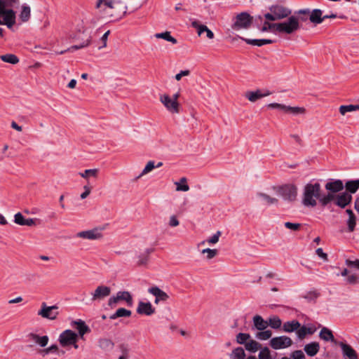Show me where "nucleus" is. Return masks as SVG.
Listing matches in <instances>:
<instances>
[{
	"label": "nucleus",
	"mask_w": 359,
	"mask_h": 359,
	"mask_svg": "<svg viewBox=\"0 0 359 359\" xmlns=\"http://www.w3.org/2000/svg\"><path fill=\"white\" fill-rule=\"evenodd\" d=\"M321 191L320 183L316 182L306 184L303 191L302 204L306 207H316L317 205V201L320 202Z\"/></svg>",
	"instance_id": "1"
},
{
	"label": "nucleus",
	"mask_w": 359,
	"mask_h": 359,
	"mask_svg": "<svg viewBox=\"0 0 359 359\" xmlns=\"http://www.w3.org/2000/svg\"><path fill=\"white\" fill-rule=\"evenodd\" d=\"M297 28V24L294 18H289L287 20L280 23H270L265 22L261 28L262 32L269 30L276 31L278 33L291 34Z\"/></svg>",
	"instance_id": "2"
},
{
	"label": "nucleus",
	"mask_w": 359,
	"mask_h": 359,
	"mask_svg": "<svg viewBox=\"0 0 359 359\" xmlns=\"http://www.w3.org/2000/svg\"><path fill=\"white\" fill-rule=\"evenodd\" d=\"M6 3L0 1V25H6L11 28L15 24V12L13 10L15 6H9Z\"/></svg>",
	"instance_id": "3"
},
{
	"label": "nucleus",
	"mask_w": 359,
	"mask_h": 359,
	"mask_svg": "<svg viewBox=\"0 0 359 359\" xmlns=\"http://www.w3.org/2000/svg\"><path fill=\"white\" fill-rule=\"evenodd\" d=\"M127 10V6L123 0H116L113 4H111L103 16L113 20H119L126 15Z\"/></svg>",
	"instance_id": "4"
},
{
	"label": "nucleus",
	"mask_w": 359,
	"mask_h": 359,
	"mask_svg": "<svg viewBox=\"0 0 359 359\" xmlns=\"http://www.w3.org/2000/svg\"><path fill=\"white\" fill-rule=\"evenodd\" d=\"M270 13L264 15V18L269 21L280 20L289 18L292 13L290 8L282 5H273L269 7Z\"/></svg>",
	"instance_id": "5"
},
{
	"label": "nucleus",
	"mask_w": 359,
	"mask_h": 359,
	"mask_svg": "<svg viewBox=\"0 0 359 359\" xmlns=\"http://www.w3.org/2000/svg\"><path fill=\"white\" fill-rule=\"evenodd\" d=\"M121 301L125 302L128 306H131L133 303V297L128 291H118L115 295L109 297L107 304L109 307L114 308Z\"/></svg>",
	"instance_id": "6"
},
{
	"label": "nucleus",
	"mask_w": 359,
	"mask_h": 359,
	"mask_svg": "<svg viewBox=\"0 0 359 359\" xmlns=\"http://www.w3.org/2000/svg\"><path fill=\"white\" fill-rule=\"evenodd\" d=\"M274 189L285 201H294L297 198V188L293 184H285Z\"/></svg>",
	"instance_id": "7"
},
{
	"label": "nucleus",
	"mask_w": 359,
	"mask_h": 359,
	"mask_svg": "<svg viewBox=\"0 0 359 359\" xmlns=\"http://www.w3.org/2000/svg\"><path fill=\"white\" fill-rule=\"evenodd\" d=\"M77 334L71 330H65L59 336V342L63 347L73 345L75 348H77Z\"/></svg>",
	"instance_id": "8"
},
{
	"label": "nucleus",
	"mask_w": 359,
	"mask_h": 359,
	"mask_svg": "<svg viewBox=\"0 0 359 359\" xmlns=\"http://www.w3.org/2000/svg\"><path fill=\"white\" fill-rule=\"evenodd\" d=\"M252 23V17L246 12H243L236 16V22L232 25L234 30L248 29Z\"/></svg>",
	"instance_id": "9"
},
{
	"label": "nucleus",
	"mask_w": 359,
	"mask_h": 359,
	"mask_svg": "<svg viewBox=\"0 0 359 359\" xmlns=\"http://www.w3.org/2000/svg\"><path fill=\"white\" fill-rule=\"evenodd\" d=\"M37 314L43 318L55 320L59 315L58 306L56 305L48 306L45 302H42L41 308Z\"/></svg>",
	"instance_id": "10"
},
{
	"label": "nucleus",
	"mask_w": 359,
	"mask_h": 359,
	"mask_svg": "<svg viewBox=\"0 0 359 359\" xmlns=\"http://www.w3.org/2000/svg\"><path fill=\"white\" fill-rule=\"evenodd\" d=\"M111 290L109 287L104 285H98L93 292H91V301L93 302H100L111 294Z\"/></svg>",
	"instance_id": "11"
},
{
	"label": "nucleus",
	"mask_w": 359,
	"mask_h": 359,
	"mask_svg": "<svg viewBox=\"0 0 359 359\" xmlns=\"http://www.w3.org/2000/svg\"><path fill=\"white\" fill-rule=\"evenodd\" d=\"M292 344V339L287 336L276 337L270 340V346L276 350L287 348Z\"/></svg>",
	"instance_id": "12"
},
{
	"label": "nucleus",
	"mask_w": 359,
	"mask_h": 359,
	"mask_svg": "<svg viewBox=\"0 0 359 359\" xmlns=\"http://www.w3.org/2000/svg\"><path fill=\"white\" fill-rule=\"evenodd\" d=\"M160 101L170 112L176 114L179 112L178 102L172 100L169 95L165 94L161 95Z\"/></svg>",
	"instance_id": "13"
},
{
	"label": "nucleus",
	"mask_w": 359,
	"mask_h": 359,
	"mask_svg": "<svg viewBox=\"0 0 359 359\" xmlns=\"http://www.w3.org/2000/svg\"><path fill=\"white\" fill-rule=\"evenodd\" d=\"M76 237L88 240H97L102 237L101 231L97 228L80 231L76 233Z\"/></svg>",
	"instance_id": "14"
},
{
	"label": "nucleus",
	"mask_w": 359,
	"mask_h": 359,
	"mask_svg": "<svg viewBox=\"0 0 359 359\" xmlns=\"http://www.w3.org/2000/svg\"><path fill=\"white\" fill-rule=\"evenodd\" d=\"M148 292L152 295L155 296L156 299L154 303L158 304L160 302H166L169 299V295L161 290L157 286H153L148 289Z\"/></svg>",
	"instance_id": "15"
},
{
	"label": "nucleus",
	"mask_w": 359,
	"mask_h": 359,
	"mask_svg": "<svg viewBox=\"0 0 359 359\" xmlns=\"http://www.w3.org/2000/svg\"><path fill=\"white\" fill-rule=\"evenodd\" d=\"M271 95V92L269 90H265L262 92L261 90L255 91H248L245 94V97L250 102H255L257 100Z\"/></svg>",
	"instance_id": "16"
},
{
	"label": "nucleus",
	"mask_w": 359,
	"mask_h": 359,
	"mask_svg": "<svg viewBox=\"0 0 359 359\" xmlns=\"http://www.w3.org/2000/svg\"><path fill=\"white\" fill-rule=\"evenodd\" d=\"M155 308L150 302H140L137 308V313L140 315L151 316L155 313Z\"/></svg>",
	"instance_id": "17"
},
{
	"label": "nucleus",
	"mask_w": 359,
	"mask_h": 359,
	"mask_svg": "<svg viewBox=\"0 0 359 359\" xmlns=\"http://www.w3.org/2000/svg\"><path fill=\"white\" fill-rule=\"evenodd\" d=\"M352 198V196L349 193L344 191L337 194L335 205L341 208H344L351 203Z\"/></svg>",
	"instance_id": "18"
},
{
	"label": "nucleus",
	"mask_w": 359,
	"mask_h": 359,
	"mask_svg": "<svg viewBox=\"0 0 359 359\" xmlns=\"http://www.w3.org/2000/svg\"><path fill=\"white\" fill-rule=\"evenodd\" d=\"M37 219L25 218L21 212H18L14 215V222L20 226H32L36 225Z\"/></svg>",
	"instance_id": "19"
},
{
	"label": "nucleus",
	"mask_w": 359,
	"mask_h": 359,
	"mask_svg": "<svg viewBox=\"0 0 359 359\" xmlns=\"http://www.w3.org/2000/svg\"><path fill=\"white\" fill-rule=\"evenodd\" d=\"M325 189L330 192L338 193L344 189V184L341 180H332L328 182L325 186Z\"/></svg>",
	"instance_id": "20"
},
{
	"label": "nucleus",
	"mask_w": 359,
	"mask_h": 359,
	"mask_svg": "<svg viewBox=\"0 0 359 359\" xmlns=\"http://www.w3.org/2000/svg\"><path fill=\"white\" fill-rule=\"evenodd\" d=\"M299 16L291 15L289 18H294L297 24V28L294 30V32H297L300 29V22H306L309 19L310 11L309 9H302L296 12Z\"/></svg>",
	"instance_id": "21"
},
{
	"label": "nucleus",
	"mask_w": 359,
	"mask_h": 359,
	"mask_svg": "<svg viewBox=\"0 0 359 359\" xmlns=\"http://www.w3.org/2000/svg\"><path fill=\"white\" fill-rule=\"evenodd\" d=\"M116 0H97L95 4V8L98 13L102 15H104L107 10L109 8L111 4Z\"/></svg>",
	"instance_id": "22"
},
{
	"label": "nucleus",
	"mask_w": 359,
	"mask_h": 359,
	"mask_svg": "<svg viewBox=\"0 0 359 359\" xmlns=\"http://www.w3.org/2000/svg\"><path fill=\"white\" fill-rule=\"evenodd\" d=\"M323 12L320 9H314L309 13V20L311 22L317 25L320 24L323 21L327 18V15L322 16Z\"/></svg>",
	"instance_id": "23"
},
{
	"label": "nucleus",
	"mask_w": 359,
	"mask_h": 359,
	"mask_svg": "<svg viewBox=\"0 0 359 359\" xmlns=\"http://www.w3.org/2000/svg\"><path fill=\"white\" fill-rule=\"evenodd\" d=\"M71 325L78 330L81 337L90 332L88 326H87L82 320H74Z\"/></svg>",
	"instance_id": "24"
},
{
	"label": "nucleus",
	"mask_w": 359,
	"mask_h": 359,
	"mask_svg": "<svg viewBox=\"0 0 359 359\" xmlns=\"http://www.w3.org/2000/svg\"><path fill=\"white\" fill-rule=\"evenodd\" d=\"M239 39L244 41L247 44L257 46H262L266 44H271L273 43V41L271 39H250L242 36H239Z\"/></svg>",
	"instance_id": "25"
},
{
	"label": "nucleus",
	"mask_w": 359,
	"mask_h": 359,
	"mask_svg": "<svg viewBox=\"0 0 359 359\" xmlns=\"http://www.w3.org/2000/svg\"><path fill=\"white\" fill-rule=\"evenodd\" d=\"M337 194H335V193L330 192L327 194H321V198H320V204L323 207L327 206L332 201L334 202L335 204V200L337 198Z\"/></svg>",
	"instance_id": "26"
},
{
	"label": "nucleus",
	"mask_w": 359,
	"mask_h": 359,
	"mask_svg": "<svg viewBox=\"0 0 359 359\" xmlns=\"http://www.w3.org/2000/svg\"><path fill=\"white\" fill-rule=\"evenodd\" d=\"M300 327V323L297 320L287 321L283 323V330L285 332H292Z\"/></svg>",
	"instance_id": "27"
},
{
	"label": "nucleus",
	"mask_w": 359,
	"mask_h": 359,
	"mask_svg": "<svg viewBox=\"0 0 359 359\" xmlns=\"http://www.w3.org/2000/svg\"><path fill=\"white\" fill-rule=\"evenodd\" d=\"M320 349V345L318 342H311L308 344H306L304 346V351L306 353V354L309 356H314L316 355Z\"/></svg>",
	"instance_id": "28"
},
{
	"label": "nucleus",
	"mask_w": 359,
	"mask_h": 359,
	"mask_svg": "<svg viewBox=\"0 0 359 359\" xmlns=\"http://www.w3.org/2000/svg\"><path fill=\"white\" fill-rule=\"evenodd\" d=\"M246 359H274V358L271 355L269 348L265 346L261 348L258 358H257L255 355H250Z\"/></svg>",
	"instance_id": "29"
},
{
	"label": "nucleus",
	"mask_w": 359,
	"mask_h": 359,
	"mask_svg": "<svg viewBox=\"0 0 359 359\" xmlns=\"http://www.w3.org/2000/svg\"><path fill=\"white\" fill-rule=\"evenodd\" d=\"M253 324L258 330H264L268 327V321L264 320L263 318L259 315L253 317Z\"/></svg>",
	"instance_id": "30"
},
{
	"label": "nucleus",
	"mask_w": 359,
	"mask_h": 359,
	"mask_svg": "<svg viewBox=\"0 0 359 359\" xmlns=\"http://www.w3.org/2000/svg\"><path fill=\"white\" fill-rule=\"evenodd\" d=\"M29 337L32 341L41 347H45L48 344L49 340L48 337L46 335L41 337L34 333L30 334Z\"/></svg>",
	"instance_id": "31"
},
{
	"label": "nucleus",
	"mask_w": 359,
	"mask_h": 359,
	"mask_svg": "<svg viewBox=\"0 0 359 359\" xmlns=\"http://www.w3.org/2000/svg\"><path fill=\"white\" fill-rule=\"evenodd\" d=\"M319 337L321 339L325 341H334V340L332 332L325 327H322L319 334Z\"/></svg>",
	"instance_id": "32"
},
{
	"label": "nucleus",
	"mask_w": 359,
	"mask_h": 359,
	"mask_svg": "<svg viewBox=\"0 0 359 359\" xmlns=\"http://www.w3.org/2000/svg\"><path fill=\"white\" fill-rule=\"evenodd\" d=\"M132 314L131 311L128 310L125 308L118 309L114 313L109 316L111 320H114L121 317H130Z\"/></svg>",
	"instance_id": "33"
},
{
	"label": "nucleus",
	"mask_w": 359,
	"mask_h": 359,
	"mask_svg": "<svg viewBox=\"0 0 359 359\" xmlns=\"http://www.w3.org/2000/svg\"><path fill=\"white\" fill-rule=\"evenodd\" d=\"M346 192L351 194L355 193L359 189V180L347 181L345 184Z\"/></svg>",
	"instance_id": "34"
},
{
	"label": "nucleus",
	"mask_w": 359,
	"mask_h": 359,
	"mask_svg": "<svg viewBox=\"0 0 359 359\" xmlns=\"http://www.w3.org/2000/svg\"><path fill=\"white\" fill-rule=\"evenodd\" d=\"M98 345L100 348L104 351H108L113 349L114 346V342L109 339H100L98 341Z\"/></svg>",
	"instance_id": "35"
},
{
	"label": "nucleus",
	"mask_w": 359,
	"mask_h": 359,
	"mask_svg": "<svg viewBox=\"0 0 359 359\" xmlns=\"http://www.w3.org/2000/svg\"><path fill=\"white\" fill-rule=\"evenodd\" d=\"M245 348L247 351L252 352V353H255L259 349L261 350V348H262V345L259 342H257V341L253 340V339H250L247 342V344H245Z\"/></svg>",
	"instance_id": "36"
},
{
	"label": "nucleus",
	"mask_w": 359,
	"mask_h": 359,
	"mask_svg": "<svg viewBox=\"0 0 359 359\" xmlns=\"http://www.w3.org/2000/svg\"><path fill=\"white\" fill-rule=\"evenodd\" d=\"M359 110V103L356 104L341 105L339 108V113L344 116L347 112Z\"/></svg>",
	"instance_id": "37"
},
{
	"label": "nucleus",
	"mask_w": 359,
	"mask_h": 359,
	"mask_svg": "<svg viewBox=\"0 0 359 359\" xmlns=\"http://www.w3.org/2000/svg\"><path fill=\"white\" fill-rule=\"evenodd\" d=\"M31 16L30 7L26 4L22 6V10L20 14V18L22 22H27Z\"/></svg>",
	"instance_id": "38"
},
{
	"label": "nucleus",
	"mask_w": 359,
	"mask_h": 359,
	"mask_svg": "<svg viewBox=\"0 0 359 359\" xmlns=\"http://www.w3.org/2000/svg\"><path fill=\"white\" fill-rule=\"evenodd\" d=\"M154 250L152 248L146 249V250L139 256L137 264L140 266L146 264L149 261V255Z\"/></svg>",
	"instance_id": "39"
},
{
	"label": "nucleus",
	"mask_w": 359,
	"mask_h": 359,
	"mask_svg": "<svg viewBox=\"0 0 359 359\" xmlns=\"http://www.w3.org/2000/svg\"><path fill=\"white\" fill-rule=\"evenodd\" d=\"M155 36L157 39H163L165 41H170L173 44H176L177 43V39L172 37L170 34V32L168 31L162 33H157L155 34Z\"/></svg>",
	"instance_id": "40"
},
{
	"label": "nucleus",
	"mask_w": 359,
	"mask_h": 359,
	"mask_svg": "<svg viewBox=\"0 0 359 359\" xmlns=\"http://www.w3.org/2000/svg\"><path fill=\"white\" fill-rule=\"evenodd\" d=\"M0 58L2 61L12 65H15L19 62L18 57L13 54L3 55L0 56Z\"/></svg>",
	"instance_id": "41"
},
{
	"label": "nucleus",
	"mask_w": 359,
	"mask_h": 359,
	"mask_svg": "<svg viewBox=\"0 0 359 359\" xmlns=\"http://www.w3.org/2000/svg\"><path fill=\"white\" fill-rule=\"evenodd\" d=\"M176 185V190L178 191H187L189 190V187L187 184V178L182 177L180 182H175Z\"/></svg>",
	"instance_id": "42"
},
{
	"label": "nucleus",
	"mask_w": 359,
	"mask_h": 359,
	"mask_svg": "<svg viewBox=\"0 0 359 359\" xmlns=\"http://www.w3.org/2000/svg\"><path fill=\"white\" fill-rule=\"evenodd\" d=\"M231 357L233 359H245V353L242 347H237L232 351Z\"/></svg>",
	"instance_id": "43"
},
{
	"label": "nucleus",
	"mask_w": 359,
	"mask_h": 359,
	"mask_svg": "<svg viewBox=\"0 0 359 359\" xmlns=\"http://www.w3.org/2000/svg\"><path fill=\"white\" fill-rule=\"evenodd\" d=\"M257 196L262 198L267 205L277 204L278 202L277 198L271 197L270 196L264 193H258Z\"/></svg>",
	"instance_id": "44"
},
{
	"label": "nucleus",
	"mask_w": 359,
	"mask_h": 359,
	"mask_svg": "<svg viewBox=\"0 0 359 359\" xmlns=\"http://www.w3.org/2000/svg\"><path fill=\"white\" fill-rule=\"evenodd\" d=\"M282 321L278 316H273L270 318L268 321V326L269 325L271 328L278 329L281 327Z\"/></svg>",
	"instance_id": "45"
},
{
	"label": "nucleus",
	"mask_w": 359,
	"mask_h": 359,
	"mask_svg": "<svg viewBox=\"0 0 359 359\" xmlns=\"http://www.w3.org/2000/svg\"><path fill=\"white\" fill-rule=\"evenodd\" d=\"M250 334L248 333H238L236 336V341L239 344H247V342L250 339Z\"/></svg>",
	"instance_id": "46"
},
{
	"label": "nucleus",
	"mask_w": 359,
	"mask_h": 359,
	"mask_svg": "<svg viewBox=\"0 0 359 359\" xmlns=\"http://www.w3.org/2000/svg\"><path fill=\"white\" fill-rule=\"evenodd\" d=\"M261 332H259L256 334V337L258 339H260V340H267L269 339L271 335H272V332L269 330H260Z\"/></svg>",
	"instance_id": "47"
},
{
	"label": "nucleus",
	"mask_w": 359,
	"mask_h": 359,
	"mask_svg": "<svg viewBox=\"0 0 359 359\" xmlns=\"http://www.w3.org/2000/svg\"><path fill=\"white\" fill-rule=\"evenodd\" d=\"M305 111H306V109L304 107L287 106L285 112L293 114H304Z\"/></svg>",
	"instance_id": "48"
},
{
	"label": "nucleus",
	"mask_w": 359,
	"mask_h": 359,
	"mask_svg": "<svg viewBox=\"0 0 359 359\" xmlns=\"http://www.w3.org/2000/svg\"><path fill=\"white\" fill-rule=\"evenodd\" d=\"M191 26L197 29L198 34L199 36L201 35L208 29L207 26L204 25H200L199 22L196 20L191 22Z\"/></svg>",
	"instance_id": "49"
},
{
	"label": "nucleus",
	"mask_w": 359,
	"mask_h": 359,
	"mask_svg": "<svg viewBox=\"0 0 359 359\" xmlns=\"http://www.w3.org/2000/svg\"><path fill=\"white\" fill-rule=\"evenodd\" d=\"M98 173L97 169H88L83 172H81L80 175L83 178H88L90 176L97 177Z\"/></svg>",
	"instance_id": "50"
},
{
	"label": "nucleus",
	"mask_w": 359,
	"mask_h": 359,
	"mask_svg": "<svg viewBox=\"0 0 359 359\" xmlns=\"http://www.w3.org/2000/svg\"><path fill=\"white\" fill-rule=\"evenodd\" d=\"M154 168H155L154 162L153 161H149L143 170L142 171L141 174L137 177V178L141 177L142 176L147 174L148 172H151Z\"/></svg>",
	"instance_id": "51"
},
{
	"label": "nucleus",
	"mask_w": 359,
	"mask_h": 359,
	"mask_svg": "<svg viewBox=\"0 0 359 359\" xmlns=\"http://www.w3.org/2000/svg\"><path fill=\"white\" fill-rule=\"evenodd\" d=\"M90 43V36H88L87 39L82 43L72 46L69 50H78L85 47H87Z\"/></svg>",
	"instance_id": "52"
},
{
	"label": "nucleus",
	"mask_w": 359,
	"mask_h": 359,
	"mask_svg": "<svg viewBox=\"0 0 359 359\" xmlns=\"http://www.w3.org/2000/svg\"><path fill=\"white\" fill-rule=\"evenodd\" d=\"M203 254H207V259H211L214 258L218 253L217 250L216 249H210V248H205L202 250Z\"/></svg>",
	"instance_id": "53"
},
{
	"label": "nucleus",
	"mask_w": 359,
	"mask_h": 359,
	"mask_svg": "<svg viewBox=\"0 0 359 359\" xmlns=\"http://www.w3.org/2000/svg\"><path fill=\"white\" fill-rule=\"evenodd\" d=\"M297 337L299 339H303L305 338L306 335L307 334L306 333V326H301L300 325V327L298 328L297 330Z\"/></svg>",
	"instance_id": "54"
},
{
	"label": "nucleus",
	"mask_w": 359,
	"mask_h": 359,
	"mask_svg": "<svg viewBox=\"0 0 359 359\" xmlns=\"http://www.w3.org/2000/svg\"><path fill=\"white\" fill-rule=\"evenodd\" d=\"M348 228L349 231L352 232L355 229V226L356 224V218L355 216L348 217Z\"/></svg>",
	"instance_id": "55"
},
{
	"label": "nucleus",
	"mask_w": 359,
	"mask_h": 359,
	"mask_svg": "<svg viewBox=\"0 0 359 359\" xmlns=\"http://www.w3.org/2000/svg\"><path fill=\"white\" fill-rule=\"evenodd\" d=\"M222 233L219 231H217L212 236L207 240V242L209 244H215L219 241V238L221 236Z\"/></svg>",
	"instance_id": "56"
},
{
	"label": "nucleus",
	"mask_w": 359,
	"mask_h": 359,
	"mask_svg": "<svg viewBox=\"0 0 359 359\" xmlns=\"http://www.w3.org/2000/svg\"><path fill=\"white\" fill-rule=\"evenodd\" d=\"M267 107L271 108V109H278L282 110L285 112L286 111V109H287L286 105L282 104H278V103H270L267 105Z\"/></svg>",
	"instance_id": "57"
},
{
	"label": "nucleus",
	"mask_w": 359,
	"mask_h": 359,
	"mask_svg": "<svg viewBox=\"0 0 359 359\" xmlns=\"http://www.w3.org/2000/svg\"><path fill=\"white\" fill-rule=\"evenodd\" d=\"M58 351V347L56 344H53L50 346L43 349L41 353L43 355H47L50 353H55Z\"/></svg>",
	"instance_id": "58"
},
{
	"label": "nucleus",
	"mask_w": 359,
	"mask_h": 359,
	"mask_svg": "<svg viewBox=\"0 0 359 359\" xmlns=\"http://www.w3.org/2000/svg\"><path fill=\"white\" fill-rule=\"evenodd\" d=\"M284 225L287 229H291L293 231L299 230L301 226V224L299 223H292L290 222H285Z\"/></svg>",
	"instance_id": "59"
},
{
	"label": "nucleus",
	"mask_w": 359,
	"mask_h": 359,
	"mask_svg": "<svg viewBox=\"0 0 359 359\" xmlns=\"http://www.w3.org/2000/svg\"><path fill=\"white\" fill-rule=\"evenodd\" d=\"M109 34H110V31L108 30L101 37V41L102 42V45L99 47V49L105 48L107 46V41L108 36L109 35Z\"/></svg>",
	"instance_id": "60"
},
{
	"label": "nucleus",
	"mask_w": 359,
	"mask_h": 359,
	"mask_svg": "<svg viewBox=\"0 0 359 359\" xmlns=\"http://www.w3.org/2000/svg\"><path fill=\"white\" fill-rule=\"evenodd\" d=\"M292 357L293 359H305L304 353L300 350L294 351L292 354Z\"/></svg>",
	"instance_id": "61"
},
{
	"label": "nucleus",
	"mask_w": 359,
	"mask_h": 359,
	"mask_svg": "<svg viewBox=\"0 0 359 359\" xmlns=\"http://www.w3.org/2000/svg\"><path fill=\"white\" fill-rule=\"evenodd\" d=\"M346 264L348 266L354 267L359 270V259H355L354 261L346 259Z\"/></svg>",
	"instance_id": "62"
},
{
	"label": "nucleus",
	"mask_w": 359,
	"mask_h": 359,
	"mask_svg": "<svg viewBox=\"0 0 359 359\" xmlns=\"http://www.w3.org/2000/svg\"><path fill=\"white\" fill-rule=\"evenodd\" d=\"M180 224L179 220L177 219L175 215H172L170 218L169 225L172 227H175L178 226Z\"/></svg>",
	"instance_id": "63"
},
{
	"label": "nucleus",
	"mask_w": 359,
	"mask_h": 359,
	"mask_svg": "<svg viewBox=\"0 0 359 359\" xmlns=\"http://www.w3.org/2000/svg\"><path fill=\"white\" fill-rule=\"evenodd\" d=\"M316 252L319 257L322 258L324 260H327V255L323 252L322 248H318L316 250Z\"/></svg>",
	"instance_id": "64"
}]
</instances>
